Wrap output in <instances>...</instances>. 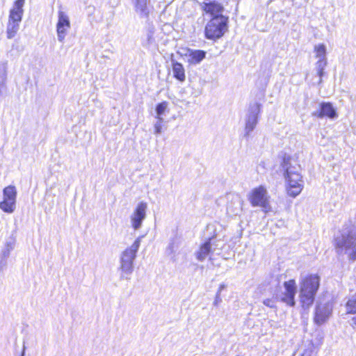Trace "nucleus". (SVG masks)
Returning a JSON list of instances; mask_svg holds the SVG:
<instances>
[{
  "label": "nucleus",
  "mask_w": 356,
  "mask_h": 356,
  "mask_svg": "<svg viewBox=\"0 0 356 356\" xmlns=\"http://www.w3.org/2000/svg\"><path fill=\"white\" fill-rule=\"evenodd\" d=\"M281 167L284 170L285 190L288 196L296 197L304 188L302 177L300 173V165L297 159L284 154L282 157Z\"/></svg>",
  "instance_id": "1"
},
{
  "label": "nucleus",
  "mask_w": 356,
  "mask_h": 356,
  "mask_svg": "<svg viewBox=\"0 0 356 356\" xmlns=\"http://www.w3.org/2000/svg\"><path fill=\"white\" fill-rule=\"evenodd\" d=\"M320 285L321 277L316 273L307 274L300 280L299 301L302 308L309 309L314 304Z\"/></svg>",
  "instance_id": "2"
},
{
  "label": "nucleus",
  "mask_w": 356,
  "mask_h": 356,
  "mask_svg": "<svg viewBox=\"0 0 356 356\" xmlns=\"http://www.w3.org/2000/svg\"><path fill=\"white\" fill-rule=\"evenodd\" d=\"M229 18L227 15H217L211 17L205 24L204 38L216 42L222 38L229 31Z\"/></svg>",
  "instance_id": "3"
},
{
  "label": "nucleus",
  "mask_w": 356,
  "mask_h": 356,
  "mask_svg": "<svg viewBox=\"0 0 356 356\" xmlns=\"http://www.w3.org/2000/svg\"><path fill=\"white\" fill-rule=\"evenodd\" d=\"M24 3L25 0H16L13 3V6L10 10L7 27L8 38H13L19 29V24L22 21L24 13Z\"/></svg>",
  "instance_id": "4"
},
{
  "label": "nucleus",
  "mask_w": 356,
  "mask_h": 356,
  "mask_svg": "<svg viewBox=\"0 0 356 356\" xmlns=\"http://www.w3.org/2000/svg\"><path fill=\"white\" fill-rule=\"evenodd\" d=\"M248 200L252 207H259L265 213L270 211L269 197L264 186L253 188L248 195Z\"/></svg>",
  "instance_id": "5"
},
{
  "label": "nucleus",
  "mask_w": 356,
  "mask_h": 356,
  "mask_svg": "<svg viewBox=\"0 0 356 356\" xmlns=\"http://www.w3.org/2000/svg\"><path fill=\"white\" fill-rule=\"evenodd\" d=\"M140 244V239L138 238L134 243L124 250L121 258V268L126 273H129L132 270L133 261L136 257V252Z\"/></svg>",
  "instance_id": "6"
},
{
  "label": "nucleus",
  "mask_w": 356,
  "mask_h": 356,
  "mask_svg": "<svg viewBox=\"0 0 356 356\" xmlns=\"http://www.w3.org/2000/svg\"><path fill=\"white\" fill-rule=\"evenodd\" d=\"M3 198L0 208L6 213H13L15 209L17 191L14 186H8L3 190Z\"/></svg>",
  "instance_id": "7"
},
{
  "label": "nucleus",
  "mask_w": 356,
  "mask_h": 356,
  "mask_svg": "<svg viewBox=\"0 0 356 356\" xmlns=\"http://www.w3.org/2000/svg\"><path fill=\"white\" fill-rule=\"evenodd\" d=\"M284 291L280 298V300L289 307H293L296 305V294L297 291L296 282L294 279H290L283 283Z\"/></svg>",
  "instance_id": "8"
},
{
  "label": "nucleus",
  "mask_w": 356,
  "mask_h": 356,
  "mask_svg": "<svg viewBox=\"0 0 356 356\" xmlns=\"http://www.w3.org/2000/svg\"><path fill=\"white\" fill-rule=\"evenodd\" d=\"M332 312V304L327 302L325 304L318 303L315 309L314 322L317 325L325 323Z\"/></svg>",
  "instance_id": "9"
},
{
  "label": "nucleus",
  "mask_w": 356,
  "mask_h": 356,
  "mask_svg": "<svg viewBox=\"0 0 356 356\" xmlns=\"http://www.w3.org/2000/svg\"><path fill=\"white\" fill-rule=\"evenodd\" d=\"M347 234L343 238H337L334 243L336 249L343 250L350 248L356 241V226L350 225L346 227Z\"/></svg>",
  "instance_id": "10"
},
{
  "label": "nucleus",
  "mask_w": 356,
  "mask_h": 356,
  "mask_svg": "<svg viewBox=\"0 0 356 356\" xmlns=\"http://www.w3.org/2000/svg\"><path fill=\"white\" fill-rule=\"evenodd\" d=\"M58 19L56 24V32L58 40L63 42L70 28V22L68 16L62 10L58 11Z\"/></svg>",
  "instance_id": "11"
},
{
  "label": "nucleus",
  "mask_w": 356,
  "mask_h": 356,
  "mask_svg": "<svg viewBox=\"0 0 356 356\" xmlns=\"http://www.w3.org/2000/svg\"><path fill=\"white\" fill-rule=\"evenodd\" d=\"M202 12L211 17L217 15H222L223 5L217 1H204L200 5Z\"/></svg>",
  "instance_id": "12"
},
{
  "label": "nucleus",
  "mask_w": 356,
  "mask_h": 356,
  "mask_svg": "<svg viewBox=\"0 0 356 356\" xmlns=\"http://www.w3.org/2000/svg\"><path fill=\"white\" fill-rule=\"evenodd\" d=\"M147 209V203L140 202L134 211L131 216L132 226L135 229H138L142 224V221L145 217Z\"/></svg>",
  "instance_id": "13"
},
{
  "label": "nucleus",
  "mask_w": 356,
  "mask_h": 356,
  "mask_svg": "<svg viewBox=\"0 0 356 356\" xmlns=\"http://www.w3.org/2000/svg\"><path fill=\"white\" fill-rule=\"evenodd\" d=\"M312 115L318 118H334L337 116V113L330 102H323L320 104L318 111L313 113Z\"/></svg>",
  "instance_id": "14"
},
{
  "label": "nucleus",
  "mask_w": 356,
  "mask_h": 356,
  "mask_svg": "<svg viewBox=\"0 0 356 356\" xmlns=\"http://www.w3.org/2000/svg\"><path fill=\"white\" fill-rule=\"evenodd\" d=\"M172 69L173 72V76L177 81L184 82L186 80L185 69L184 65L176 60H173L172 63Z\"/></svg>",
  "instance_id": "15"
},
{
  "label": "nucleus",
  "mask_w": 356,
  "mask_h": 356,
  "mask_svg": "<svg viewBox=\"0 0 356 356\" xmlns=\"http://www.w3.org/2000/svg\"><path fill=\"white\" fill-rule=\"evenodd\" d=\"M211 238H208L204 243H202L197 252V259L199 261L204 260L211 252Z\"/></svg>",
  "instance_id": "16"
},
{
  "label": "nucleus",
  "mask_w": 356,
  "mask_h": 356,
  "mask_svg": "<svg viewBox=\"0 0 356 356\" xmlns=\"http://www.w3.org/2000/svg\"><path fill=\"white\" fill-rule=\"evenodd\" d=\"M206 56V52L203 50H193L189 53V63L191 64H197L200 63Z\"/></svg>",
  "instance_id": "17"
},
{
  "label": "nucleus",
  "mask_w": 356,
  "mask_h": 356,
  "mask_svg": "<svg viewBox=\"0 0 356 356\" xmlns=\"http://www.w3.org/2000/svg\"><path fill=\"white\" fill-rule=\"evenodd\" d=\"M346 314H356V300L350 298L346 303Z\"/></svg>",
  "instance_id": "18"
},
{
  "label": "nucleus",
  "mask_w": 356,
  "mask_h": 356,
  "mask_svg": "<svg viewBox=\"0 0 356 356\" xmlns=\"http://www.w3.org/2000/svg\"><path fill=\"white\" fill-rule=\"evenodd\" d=\"M168 107V102L165 101H163L162 102L159 103L156 106V112L157 114V118L161 121L162 118H161V115L163 114L165 111L166 110Z\"/></svg>",
  "instance_id": "19"
},
{
  "label": "nucleus",
  "mask_w": 356,
  "mask_h": 356,
  "mask_svg": "<svg viewBox=\"0 0 356 356\" xmlns=\"http://www.w3.org/2000/svg\"><path fill=\"white\" fill-rule=\"evenodd\" d=\"M316 57L324 58L326 54L325 46L323 44H319L314 47Z\"/></svg>",
  "instance_id": "20"
},
{
  "label": "nucleus",
  "mask_w": 356,
  "mask_h": 356,
  "mask_svg": "<svg viewBox=\"0 0 356 356\" xmlns=\"http://www.w3.org/2000/svg\"><path fill=\"white\" fill-rule=\"evenodd\" d=\"M256 124H257L256 118H254L251 120L248 121L246 123V125H245V129L247 130V131L248 132L251 131L255 127Z\"/></svg>",
  "instance_id": "21"
},
{
  "label": "nucleus",
  "mask_w": 356,
  "mask_h": 356,
  "mask_svg": "<svg viewBox=\"0 0 356 356\" xmlns=\"http://www.w3.org/2000/svg\"><path fill=\"white\" fill-rule=\"evenodd\" d=\"M263 303H264V305H265L266 306L269 307H274V305H273L274 302L270 298H267V299L264 300Z\"/></svg>",
  "instance_id": "22"
},
{
  "label": "nucleus",
  "mask_w": 356,
  "mask_h": 356,
  "mask_svg": "<svg viewBox=\"0 0 356 356\" xmlns=\"http://www.w3.org/2000/svg\"><path fill=\"white\" fill-rule=\"evenodd\" d=\"M161 130H162V126L160 123H156L155 125H154V133L156 134H159L161 132Z\"/></svg>",
  "instance_id": "23"
},
{
  "label": "nucleus",
  "mask_w": 356,
  "mask_h": 356,
  "mask_svg": "<svg viewBox=\"0 0 356 356\" xmlns=\"http://www.w3.org/2000/svg\"><path fill=\"white\" fill-rule=\"evenodd\" d=\"M318 76L321 78L323 74H324V69L323 67H320L318 70Z\"/></svg>",
  "instance_id": "24"
},
{
  "label": "nucleus",
  "mask_w": 356,
  "mask_h": 356,
  "mask_svg": "<svg viewBox=\"0 0 356 356\" xmlns=\"http://www.w3.org/2000/svg\"><path fill=\"white\" fill-rule=\"evenodd\" d=\"M355 314V316H353V317L352 318V319H351V320H352V321H353V323H352V325H352V327H356V314Z\"/></svg>",
  "instance_id": "25"
},
{
  "label": "nucleus",
  "mask_w": 356,
  "mask_h": 356,
  "mask_svg": "<svg viewBox=\"0 0 356 356\" xmlns=\"http://www.w3.org/2000/svg\"><path fill=\"white\" fill-rule=\"evenodd\" d=\"M352 299H355L356 300V292L355 293L354 295H353L351 297H350Z\"/></svg>",
  "instance_id": "26"
},
{
  "label": "nucleus",
  "mask_w": 356,
  "mask_h": 356,
  "mask_svg": "<svg viewBox=\"0 0 356 356\" xmlns=\"http://www.w3.org/2000/svg\"><path fill=\"white\" fill-rule=\"evenodd\" d=\"M255 106H257V108L258 110H259V108H260V104H255Z\"/></svg>",
  "instance_id": "27"
}]
</instances>
